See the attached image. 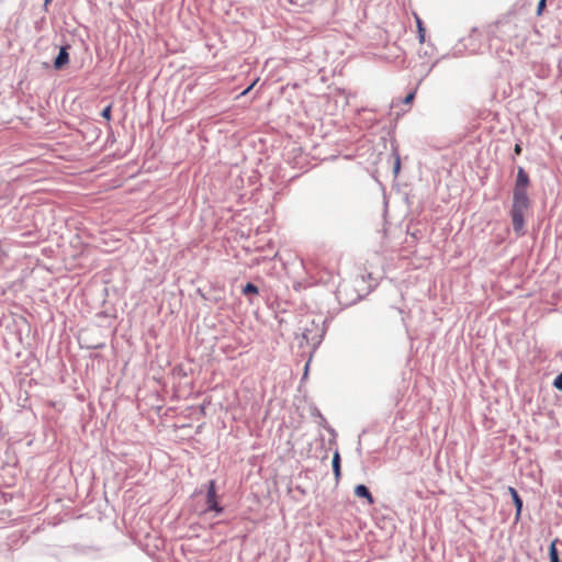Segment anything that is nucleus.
<instances>
[{"label": "nucleus", "instance_id": "obj_1", "mask_svg": "<svg viewBox=\"0 0 562 562\" xmlns=\"http://www.w3.org/2000/svg\"><path fill=\"white\" fill-rule=\"evenodd\" d=\"M526 211L527 210L514 209V207H512V211H510L514 231L519 236L524 235V227H525V218L524 217H525Z\"/></svg>", "mask_w": 562, "mask_h": 562}, {"label": "nucleus", "instance_id": "obj_2", "mask_svg": "<svg viewBox=\"0 0 562 562\" xmlns=\"http://www.w3.org/2000/svg\"><path fill=\"white\" fill-rule=\"evenodd\" d=\"M529 206L530 200L527 194V189H514L512 207L528 210Z\"/></svg>", "mask_w": 562, "mask_h": 562}, {"label": "nucleus", "instance_id": "obj_3", "mask_svg": "<svg viewBox=\"0 0 562 562\" xmlns=\"http://www.w3.org/2000/svg\"><path fill=\"white\" fill-rule=\"evenodd\" d=\"M206 504H207V510H214L216 513H222L223 507H221L216 501V488H215V481H210L207 494H206Z\"/></svg>", "mask_w": 562, "mask_h": 562}, {"label": "nucleus", "instance_id": "obj_4", "mask_svg": "<svg viewBox=\"0 0 562 562\" xmlns=\"http://www.w3.org/2000/svg\"><path fill=\"white\" fill-rule=\"evenodd\" d=\"M530 183L529 176L522 167L518 168L514 189H528Z\"/></svg>", "mask_w": 562, "mask_h": 562}, {"label": "nucleus", "instance_id": "obj_5", "mask_svg": "<svg viewBox=\"0 0 562 562\" xmlns=\"http://www.w3.org/2000/svg\"><path fill=\"white\" fill-rule=\"evenodd\" d=\"M69 63V54L67 52V47H61L59 54L57 55L54 67L56 69H61L65 65Z\"/></svg>", "mask_w": 562, "mask_h": 562}, {"label": "nucleus", "instance_id": "obj_6", "mask_svg": "<svg viewBox=\"0 0 562 562\" xmlns=\"http://www.w3.org/2000/svg\"><path fill=\"white\" fill-rule=\"evenodd\" d=\"M355 494L358 497L366 498L368 501L369 505H372L374 503V498L366 485H362V484L357 485L355 487Z\"/></svg>", "mask_w": 562, "mask_h": 562}, {"label": "nucleus", "instance_id": "obj_7", "mask_svg": "<svg viewBox=\"0 0 562 562\" xmlns=\"http://www.w3.org/2000/svg\"><path fill=\"white\" fill-rule=\"evenodd\" d=\"M508 492L513 497L515 507H516V517L518 518L520 516L521 509H522V501L519 497L517 491L514 487H508Z\"/></svg>", "mask_w": 562, "mask_h": 562}, {"label": "nucleus", "instance_id": "obj_8", "mask_svg": "<svg viewBox=\"0 0 562 562\" xmlns=\"http://www.w3.org/2000/svg\"><path fill=\"white\" fill-rule=\"evenodd\" d=\"M333 470L336 480H338L340 477V454L338 451H336L333 457Z\"/></svg>", "mask_w": 562, "mask_h": 562}, {"label": "nucleus", "instance_id": "obj_9", "mask_svg": "<svg viewBox=\"0 0 562 562\" xmlns=\"http://www.w3.org/2000/svg\"><path fill=\"white\" fill-rule=\"evenodd\" d=\"M415 19H416V24H417V30H418L419 43H424L425 42L426 30H425V27L423 25L422 19L418 15H415Z\"/></svg>", "mask_w": 562, "mask_h": 562}, {"label": "nucleus", "instance_id": "obj_10", "mask_svg": "<svg viewBox=\"0 0 562 562\" xmlns=\"http://www.w3.org/2000/svg\"><path fill=\"white\" fill-rule=\"evenodd\" d=\"M557 541L558 540L552 541L549 548L550 562H560L557 549Z\"/></svg>", "mask_w": 562, "mask_h": 562}, {"label": "nucleus", "instance_id": "obj_11", "mask_svg": "<svg viewBox=\"0 0 562 562\" xmlns=\"http://www.w3.org/2000/svg\"><path fill=\"white\" fill-rule=\"evenodd\" d=\"M243 294L245 295H248V294H258V288L252 284V283H247L244 288H243Z\"/></svg>", "mask_w": 562, "mask_h": 562}, {"label": "nucleus", "instance_id": "obj_12", "mask_svg": "<svg viewBox=\"0 0 562 562\" xmlns=\"http://www.w3.org/2000/svg\"><path fill=\"white\" fill-rule=\"evenodd\" d=\"M415 94H416V91H412L411 93H408L405 99L403 100V103L405 104H411L413 102V100L415 99Z\"/></svg>", "mask_w": 562, "mask_h": 562}, {"label": "nucleus", "instance_id": "obj_13", "mask_svg": "<svg viewBox=\"0 0 562 562\" xmlns=\"http://www.w3.org/2000/svg\"><path fill=\"white\" fill-rule=\"evenodd\" d=\"M553 385H554L558 390L562 391V373H560V374L554 379V381H553Z\"/></svg>", "mask_w": 562, "mask_h": 562}, {"label": "nucleus", "instance_id": "obj_14", "mask_svg": "<svg viewBox=\"0 0 562 562\" xmlns=\"http://www.w3.org/2000/svg\"><path fill=\"white\" fill-rule=\"evenodd\" d=\"M101 115L105 120L110 121L111 120V105H108L105 109H103Z\"/></svg>", "mask_w": 562, "mask_h": 562}, {"label": "nucleus", "instance_id": "obj_15", "mask_svg": "<svg viewBox=\"0 0 562 562\" xmlns=\"http://www.w3.org/2000/svg\"><path fill=\"white\" fill-rule=\"evenodd\" d=\"M546 2L547 0H540L539 3H538V8H537V14L538 15H541L544 8H546Z\"/></svg>", "mask_w": 562, "mask_h": 562}, {"label": "nucleus", "instance_id": "obj_16", "mask_svg": "<svg viewBox=\"0 0 562 562\" xmlns=\"http://www.w3.org/2000/svg\"><path fill=\"white\" fill-rule=\"evenodd\" d=\"M257 82H258V79H256V80H255V81H254V82H252V83H251L247 89H245V90L240 93V95H241V97L246 95V94H247V93H248V92H249V91L255 87V85H256Z\"/></svg>", "mask_w": 562, "mask_h": 562}, {"label": "nucleus", "instance_id": "obj_17", "mask_svg": "<svg viewBox=\"0 0 562 562\" xmlns=\"http://www.w3.org/2000/svg\"><path fill=\"white\" fill-rule=\"evenodd\" d=\"M331 279V274L328 278H324L323 276L318 277V282L327 283Z\"/></svg>", "mask_w": 562, "mask_h": 562}, {"label": "nucleus", "instance_id": "obj_18", "mask_svg": "<svg viewBox=\"0 0 562 562\" xmlns=\"http://www.w3.org/2000/svg\"><path fill=\"white\" fill-rule=\"evenodd\" d=\"M400 167H401V162H400V158L397 157V158H396V160H395V165H394V171H395V173H397V172H398Z\"/></svg>", "mask_w": 562, "mask_h": 562}, {"label": "nucleus", "instance_id": "obj_19", "mask_svg": "<svg viewBox=\"0 0 562 562\" xmlns=\"http://www.w3.org/2000/svg\"><path fill=\"white\" fill-rule=\"evenodd\" d=\"M514 151H515V154H516V155H520V153H521V146H520L519 144H516V145H515V148H514Z\"/></svg>", "mask_w": 562, "mask_h": 562}, {"label": "nucleus", "instance_id": "obj_20", "mask_svg": "<svg viewBox=\"0 0 562 562\" xmlns=\"http://www.w3.org/2000/svg\"><path fill=\"white\" fill-rule=\"evenodd\" d=\"M52 0H45V5H47Z\"/></svg>", "mask_w": 562, "mask_h": 562}]
</instances>
